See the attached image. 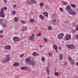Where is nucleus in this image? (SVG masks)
<instances>
[{"label":"nucleus","instance_id":"obj_1","mask_svg":"<svg viewBox=\"0 0 78 78\" xmlns=\"http://www.w3.org/2000/svg\"><path fill=\"white\" fill-rule=\"evenodd\" d=\"M4 9H2L0 12V16L1 17L4 18L5 17V14L4 13Z\"/></svg>","mask_w":78,"mask_h":78},{"label":"nucleus","instance_id":"obj_2","mask_svg":"<svg viewBox=\"0 0 78 78\" xmlns=\"http://www.w3.org/2000/svg\"><path fill=\"white\" fill-rule=\"evenodd\" d=\"M64 39L66 41L70 40L71 39V35L69 34H66L65 37Z\"/></svg>","mask_w":78,"mask_h":78},{"label":"nucleus","instance_id":"obj_3","mask_svg":"<svg viewBox=\"0 0 78 78\" xmlns=\"http://www.w3.org/2000/svg\"><path fill=\"white\" fill-rule=\"evenodd\" d=\"M68 12L69 14L72 15V16H75L76 14V12L73 11L72 9L69 10L68 11Z\"/></svg>","mask_w":78,"mask_h":78},{"label":"nucleus","instance_id":"obj_4","mask_svg":"<svg viewBox=\"0 0 78 78\" xmlns=\"http://www.w3.org/2000/svg\"><path fill=\"white\" fill-rule=\"evenodd\" d=\"M29 64H30V65H31V66H35V64H36L35 61L32 60H31L30 62H29Z\"/></svg>","mask_w":78,"mask_h":78},{"label":"nucleus","instance_id":"obj_5","mask_svg":"<svg viewBox=\"0 0 78 78\" xmlns=\"http://www.w3.org/2000/svg\"><path fill=\"white\" fill-rule=\"evenodd\" d=\"M34 34H32L31 36L29 37V39H30V40H31V41H34Z\"/></svg>","mask_w":78,"mask_h":78},{"label":"nucleus","instance_id":"obj_6","mask_svg":"<svg viewBox=\"0 0 78 78\" xmlns=\"http://www.w3.org/2000/svg\"><path fill=\"white\" fill-rule=\"evenodd\" d=\"M64 36V34L62 33L59 34L58 35V39H61Z\"/></svg>","mask_w":78,"mask_h":78},{"label":"nucleus","instance_id":"obj_7","mask_svg":"<svg viewBox=\"0 0 78 78\" xmlns=\"http://www.w3.org/2000/svg\"><path fill=\"white\" fill-rule=\"evenodd\" d=\"M6 58H5V60L7 62H8L10 61V56L8 54L6 55Z\"/></svg>","mask_w":78,"mask_h":78},{"label":"nucleus","instance_id":"obj_8","mask_svg":"<svg viewBox=\"0 0 78 78\" xmlns=\"http://www.w3.org/2000/svg\"><path fill=\"white\" fill-rule=\"evenodd\" d=\"M68 47L69 48H71V49H74L75 48V46L73 44L68 45Z\"/></svg>","mask_w":78,"mask_h":78},{"label":"nucleus","instance_id":"obj_9","mask_svg":"<svg viewBox=\"0 0 78 78\" xmlns=\"http://www.w3.org/2000/svg\"><path fill=\"white\" fill-rule=\"evenodd\" d=\"M31 59H30L29 58H26L25 60V62L27 64H29V62H30Z\"/></svg>","mask_w":78,"mask_h":78},{"label":"nucleus","instance_id":"obj_10","mask_svg":"<svg viewBox=\"0 0 78 78\" xmlns=\"http://www.w3.org/2000/svg\"><path fill=\"white\" fill-rule=\"evenodd\" d=\"M21 69L22 70H29L30 69V70L31 68H29V67H23L21 68Z\"/></svg>","mask_w":78,"mask_h":78},{"label":"nucleus","instance_id":"obj_11","mask_svg":"<svg viewBox=\"0 0 78 78\" xmlns=\"http://www.w3.org/2000/svg\"><path fill=\"white\" fill-rule=\"evenodd\" d=\"M20 39L17 37H14L13 38V40L14 41H19Z\"/></svg>","mask_w":78,"mask_h":78},{"label":"nucleus","instance_id":"obj_12","mask_svg":"<svg viewBox=\"0 0 78 78\" xmlns=\"http://www.w3.org/2000/svg\"><path fill=\"white\" fill-rule=\"evenodd\" d=\"M4 48L5 50H10L11 49V46L10 45H7L5 46Z\"/></svg>","mask_w":78,"mask_h":78},{"label":"nucleus","instance_id":"obj_13","mask_svg":"<svg viewBox=\"0 0 78 78\" xmlns=\"http://www.w3.org/2000/svg\"><path fill=\"white\" fill-rule=\"evenodd\" d=\"M66 11H70L71 10V7L70 5H68L66 6Z\"/></svg>","mask_w":78,"mask_h":78},{"label":"nucleus","instance_id":"obj_14","mask_svg":"<svg viewBox=\"0 0 78 78\" xmlns=\"http://www.w3.org/2000/svg\"><path fill=\"white\" fill-rule=\"evenodd\" d=\"M53 48L55 50V51H56L57 52H58V51H57V49L58 48V47L56 44H53Z\"/></svg>","mask_w":78,"mask_h":78},{"label":"nucleus","instance_id":"obj_15","mask_svg":"<svg viewBox=\"0 0 78 78\" xmlns=\"http://www.w3.org/2000/svg\"><path fill=\"white\" fill-rule=\"evenodd\" d=\"M46 71L48 75H49L50 73V70H49V67H46Z\"/></svg>","mask_w":78,"mask_h":78},{"label":"nucleus","instance_id":"obj_16","mask_svg":"<svg viewBox=\"0 0 78 78\" xmlns=\"http://www.w3.org/2000/svg\"><path fill=\"white\" fill-rule=\"evenodd\" d=\"M26 3L27 5H32V3L31 1H27L26 2Z\"/></svg>","mask_w":78,"mask_h":78},{"label":"nucleus","instance_id":"obj_17","mask_svg":"<svg viewBox=\"0 0 78 78\" xmlns=\"http://www.w3.org/2000/svg\"><path fill=\"white\" fill-rule=\"evenodd\" d=\"M13 20L15 22H17L19 20V19L17 17H15L13 18Z\"/></svg>","mask_w":78,"mask_h":78},{"label":"nucleus","instance_id":"obj_18","mask_svg":"<svg viewBox=\"0 0 78 78\" xmlns=\"http://www.w3.org/2000/svg\"><path fill=\"white\" fill-rule=\"evenodd\" d=\"M39 17L42 20H44L45 19V17L42 15H40L39 16Z\"/></svg>","mask_w":78,"mask_h":78},{"label":"nucleus","instance_id":"obj_19","mask_svg":"<svg viewBox=\"0 0 78 78\" xmlns=\"http://www.w3.org/2000/svg\"><path fill=\"white\" fill-rule=\"evenodd\" d=\"M13 66L14 67H17L18 66H19V63L17 62H15Z\"/></svg>","mask_w":78,"mask_h":78},{"label":"nucleus","instance_id":"obj_20","mask_svg":"<svg viewBox=\"0 0 78 78\" xmlns=\"http://www.w3.org/2000/svg\"><path fill=\"white\" fill-rule=\"evenodd\" d=\"M27 29V27L25 26H23L22 27V30H21V31H24Z\"/></svg>","mask_w":78,"mask_h":78},{"label":"nucleus","instance_id":"obj_21","mask_svg":"<svg viewBox=\"0 0 78 78\" xmlns=\"http://www.w3.org/2000/svg\"><path fill=\"white\" fill-rule=\"evenodd\" d=\"M70 62L71 65L73 66V65L75 64V62H74V60H71L70 61Z\"/></svg>","mask_w":78,"mask_h":78},{"label":"nucleus","instance_id":"obj_22","mask_svg":"<svg viewBox=\"0 0 78 78\" xmlns=\"http://www.w3.org/2000/svg\"><path fill=\"white\" fill-rule=\"evenodd\" d=\"M33 56H39V54L37 53L36 52H33L32 53Z\"/></svg>","mask_w":78,"mask_h":78},{"label":"nucleus","instance_id":"obj_23","mask_svg":"<svg viewBox=\"0 0 78 78\" xmlns=\"http://www.w3.org/2000/svg\"><path fill=\"white\" fill-rule=\"evenodd\" d=\"M59 59H60V60H62L63 59V55L62 54H61L59 55Z\"/></svg>","mask_w":78,"mask_h":78},{"label":"nucleus","instance_id":"obj_24","mask_svg":"<svg viewBox=\"0 0 78 78\" xmlns=\"http://www.w3.org/2000/svg\"><path fill=\"white\" fill-rule=\"evenodd\" d=\"M43 14L44 16H45V17H48V13H47V12H45L43 13Z\"/></svg>","mask_w":78,"mask_h":78},{"label":"nucleus","instance_id":"obj_25","mask_svg":"<svg viewBox=\"0 0 78 78\" xmlns=\"http://www.w3.org/2000/svg\"><path fill=\"white\" fill-rule=\"evenodd\" d=\"M62 3L63 5H66L67 4V3L66 1H62Z\"/></svg>","mask_w":78,"mask_h":78},{"label":"nucleus","instance_id":"obj_26","mask_svg":"<svg viewBox=\"0 0 78 78\" xmlns=\"http://www.w3.org/2000/svg\"><path fill=\"white\" fill-rule=\"evenodd\" d=\"M2 26L3 28H5V27H6V24L4 23L2 24Z\"/></svg>","mask_w":78,"mask_h":78},{"label":"nucleus","instance_id":"obj_27","mask_svg":"<svg viewBox=\"0 0 78 78\" xmlns=\"http://www.w3.org/2000/svg\"><path fill=\"white\" fill-rule=\"evenodd\" d=\"M68 58L69 61H70L73 60L72 58L70 55L68 56Z\"/></svg>","mask_w":78,"mask_h":78},{"label":"nucleus","instance_id":"obj_28","mask_svg":"<svg viewBox=\"0 0 78 78\" xmlns=\"http://www.w3.org/2000/svg\"><path fill=\"white\" fill-rule=\"evenodd\" d=\"M30 22H35V20H34V19H30Z\"/></svg>","mask_w":78,"mask_h":78},{"label":"nucleus","instance_id":"obj_29","mask_svg":"<svg viewBox=\"0 0 78 78\" xmlns=\"http://www.w3.org/2000/svg\"><path fill=\"white\" fill-rule=\"evenodd\" d=\"M31 2L33 4H35L36 3V0H32Z\"/></svg>","mask_w":78,"mask_h":78},{"label":"nucleus","instance_id":"obj_30","mask_svg":"<svg viewBox=\"0 0 78 78\" xmlns=\"http://www.w3.org/2000/svg\"><path fill=\"white\" fill-rule=\"evenodd\" d=\"M70 5H71L72 7L73 8H75V7H76V5L75 4H71Z\"/></svg>","mask_w":78,"mask_h":78},{"label":"nucleus","instance_id":"obj_31","mask_svg":"<svg viewBox=\"0 0 78 78\" xmlns=\"http://www.w3.org/2000/svg\"><path fill=\"white\" fill-rule=\"evenodd\" d=\"M5 21V20L0 18V23H2V22Z\"/></svg>","mask_w":78,"mask_h":78},{"label":"nucleus","instance_id":"obj_32","mask_svg":"<svg viewBox=\"0 0 78 78\" xmlns=\"http://www.w3.org/2000/svg\"><path fill=\"white\" fill-rule=\"evenodd\" d=\"M21 22L23 24H25L26 23V22L25 21L22 20Z\"/></svg>","mask_w":78,"mask_h":78},{"label":"nucleus","instance_id":"obj_33","mask_svg":"<svg viewBox=\"0 0 78 78\" xmlns=\"http://www.w3.org/2000/svg\"><path fill=\"white\" fill-rule=\"evenodd\" d=\"M12 15H15V14H16V12L15 11H12Z\"/></svg>","mask_w":78,"mask_h":78},{"label":"nucleus","instance_id":"obj_34","mask_svg":"<svg viewBox=\"0 0 78 78\" xmlns=\"http://www.w3.org/2000/svg\"><path fill=\"white\" fill-rule=\"evenodd\" d=\"M40 7H42V6H44V4H43V3H42V2H41L40 4Z\"/></svg>","mask_w":78,"mask_h":78},{"label":"nucleus","instance_id":"obj_35","mask_svg":"<svg viewBox=\"0 0 78 78\" xmlns=\"http://www.w3.org/2000/svg\"><path fill=\"white\" fill-rule=\"evenodd\" d=\"M48 28L49 30H52V28H51V26H49Z\"/></svg>","mask_w":78,"mask_h":78},{"label":"nucleus","instance_id":"obj_36","mask_svg":"<svg viewBox=\"0 0 78 78\" xmlns=\"http://www.w3.org/2000/svg\"><path fill=\"white\" fill-rule=\"evenodd\" d=\"M72 33H76V31L75 30H72Z\"/></svg>","mask_w":78,"mask_h":78},{"label":"nucleus","instance_id":"obj_37","mask_svg":"<svg viewBox=\"0 0 78 78\" xmlns=\"http://www.w3.org/2000/svg\"><path fill=\"white\" fill-rule=\"evenodd\" d=\"M41 61H42V62H44L45 61V58L44 57H42L41 58Z\"/></svg>","mask_w":78,"mask_h":78},{"label":"nucleus","instance_id":"obj_38","mask_svg":"<svg viewBox=\"0 0 78 78\" xmlns=\"http://www.w3.org/2000/svg\"><path fill=\"white\" fill-rule=\"evenodd\" d=\"M59 10H60L61 12H62V11H63V9L61 7H60L59 8Z\"/></svg>","mask_w":78,"mask_h":78},{"label":"nucleus","instance_id":"obj_39","mask_svg":"<svg viewBox=\"0 0 78 78\" xmlns=\"http://www.w3.org/2000/svg\"><path fill=\"white\" fill-rule=\"evenodd\" d=\"M41 36V33H39L37 34V36L38 37V36Z\"/></svg>","mask_w":78,"mask_h":78},{"label":"nucleus","instance_id":"obj_40","mask_svg":"<svg viewBox=\"0 0 78 78\" xmlns=\"http://www.w3.org/2000/svg\"><path fill=\"white\" fill-rule=\"evenodd\" d=\"M55 75L56 76H58V75H59V73H57V72H56L55 73Z\"/></svg>","mask_w":78,"mask_h":78},{"label":"nucleus","instance_id":"obj_41","mask_svg":"<svg viewBox=\"0 0 78 78\" xmlns=\"http://www.w3.org/2000/svg\"><path fill=\"white\" fill-rule=\"evenodd\" d=\"M24 56V54H23L20 56V58H22Z\"/></svg>","mask_w":78,"mask_h":78},{"label":"nucleus","instance_id":"obj_42","mask_svg":"<svg viewBox=\"0 0 78 78\" xmlns=\"http://www.w3.org/2000/svg\"><path fill=\"white\" fill-rule=\"evenodd\" d=\"M44 41L45 42H47V41H48V40H47V38L44 39Z\"/></svg>","mask_w":78,"mask_h":78},{"label":"nucleus","instance_id":"obj_43","mask_svg":"<svg viewBox=\"0 0 78 78\" xmlns=\"http://www.w3.org/2000/svg\"><path fill=\"white\" fill-rule=\"evenodd\" d=\"M72 25L74 27H75V26H76V24L75 23H73Z\"/></svg>","mask_w":78,"mask_h":78},{"label":"nucleus","instance_id":"obj_44","mask_svg":"<svg viewBox=\"0 0 78 78\" xmlns=\"http://www.w3.org/2000/svg\"><path fill=\"white\" fill-rule=\"evenodd\" d=\"M2 63H5L6 62V61L5 60H3L2 61Z\"/></svg>","mask_w":78,"mask_h":78},{"label":"nucleus","instance_id":"obj_45","mask_svg":"<svg viewBox=\"0 0 78 78\" xmlns=\"http://www.w3.org/2000/svg\"><path fill=\"white\" fill-rule=\"evenodd\" d=\"M52 23H55L56 22V20H52Z\"/></svg>","mask_w":78,"mask_h":78},{"label":"nucleus","instance_id":"obj_46","mask_svg":"<svg viewBox=\"0 0 78 78\" xmlns=\"http://www.w3.org/2000/svg\"><path fill=\"white\" fill-rule=\"evenodd\" d=\"M48 55L49 56H51V53H48Z\"/></svg>","mask_w":78,"mask_h":78},{"label":"nucleus","instance_id":"obj_47","mask_svg":"<svg viewBox=\"0 0 78 78\" xmlns=\"http://www.w3.org/2000/svg\"><path fill=\"white\" fill-rule=\"evenodd\" d=\"M3 31V30H1L0 31V34H2V32Z\"/></svg>","mask_w":78,"mask_h":78},{"label":"nucleus","instance_id":"obj_48","mask_svg":"<svg viewBox=\"0 0 78 78\" xmlns=\"http://www.w3.org/2000/svg\"><path fill=\"white\" fill-rule=\"evenodd\" d=\"M0 37H1V38H2V37H3V35H0Z\"/></svg>","mask_w":78,"mask_h":78},{"label":"nucleus","instance_id":"obj_49","mask_svg":"<svg viewBox=\"0 0 78 78\" xmlns=\"http://www.w3.org/2000/svg\"><path fill=\"white\" fill-rule=\"evenodd\" d=\"M13 8H16V4L14 5H13Z\"/></svg>","mask_w":78,"mask_h":78},{"label":"nucleus","instance_id":"obj_50","mask_svg":"<svg viewBox=\"0 0 78 78\" xmlns=\"http://www.w3.org/2000/svg\"><path fill=\"white\" fill-rule=\"evenodd\" d=\"M61 47L60 46L58 47V50H61Z\"/></svg>","mask_w":78,"mask_h":78},{"label":"nucleus","instance_id":"obj_51","mask_svg":"<svg viewBox=\"0 0 78 78\" xmlns=\"http://www.w3.org/2000/svg\"><path fill=\"white\" fill-rule=\"evenodd\" d=\"M4 2L5 3H7V1L6 0H4Z\"/></svg>","mask_w":78,"mask_h":78},{"label":"nucleus","instance_id":"obj_52","mask_svg":"<svg viewBox=\"0 0 78 78\" xmlns=\"http://www.w3.org/2000/svg\"><path fill=\"white\" fill-rule=\"evenodd\" d=\"M4 9H5V10H6V9H7V7H5L4 8Z\"/></svg>","mask_w":78,"mask_h":78},{"label":"nucleus","instance_id":"obj_53","mask_svg":"<svg viewBox=\"0 0 78 78\" xmlns=\"http://www.w3.org/2000/svg\"><path fill=\"white\" fill-rule=\"evenodd\" d=\"M76 66H78V62H77L76 63Z\"/></svg>","mask_w":78,"mask_h":78},{"label":"nucleus","instance_id":"obj_54","mask_svg":"<svg viewBox=\"0 0 78 78\" xmlns=\"http://www.w3.org/2000/svg\"><path fill=\"white\" fill-rule=\"evenodd\" d=\"M5 23H8V21L6 20L5 21Z\"/></svg>","mask_w":78,"mask_h":78},{"label":"nucleus","instance_id":"obj_55","mask_svg":"<svg viewBox=\"0 0 78 78\" xmlns=\"http://www.w3.org/2000/svg\"><path fill=\"white\" fill-rule=\"evenodd\" d=\"M76 37L77 39H78V35L76 36Z\"/></svg>","mask_w":78,"mask_h":78},{"label":"nucleus","instance_id":"obj_56","mask_svg":"<svg viewBox=\"0 0 78 78\" xmlns=\"http://www.w3.org/2000/svg\"><path fill=\"white\" fill-rule=\"evenodd\" d=\"M64 65H67V63H64Z\"/></svg>","mask_w":78,"mask_h":78},{"label":"nucleus","instance_id":"obj_57","mask_svg":"<svg viewBox=\"0 0 78 78\" xmlns=\"http://www.w3.org/2000/svg\"><path fill=\"white\" fill-rule=\"evenodd\" d=\"M76 30H78V27H76Z\"/></svg>","mask_w":78,"mask_h":78},{"label":"nucleus","instance_id":"obj_58","mask_svg":"<svg viewBox=\"0 0 78 78\" xmlns=\"http://www.w3.org/2000/svg\"><path fill=\"white\" fill-rule=\"evenodd\" d=\"M53 15H52V18H53Z\"/></svg>","mask_w":78,"mask_h":78},{"label":"nucleus","instance_id":"obj_59","mask_svg":"<svg viewBox=\"0 0 78 78\" xmlns=\"http://www.w3.org/2000/svg\"><path fill=\"white\" fill-rule=\"evenodd\" d=\"M77 27L78 28V24L77 25Z\"/></svg>","mask_w":78,"mask_h":78},{"label":"nucleus","instance_id":"obj_60","mask_svg":"<svg viewBox=\"0 0 78 78\" xmlns=\"http://www.w3.org/2000/svg\"><path fill=\"white\" fill-rule=\"evenodd\" d=\"M42 47V46L41 45L40 46V47Z\"/></svg>","mask_w":78,"mask_h":78},{"label":"nucleus","instance_id":"obj_61","mask_svg":"<svg viewBox=\"0 0 78 78\" xmlns=\"http://www.w3.org/2000/svg\"><path fill=\"white\" fill-rule=\"evenodd\" d=\"M48 78H51V77H48Z\"/></svg>","mask_w":78,"mask_h":78},{"label":"nucleus","instance_id":"obj_62","mask_svg":"<svg viewBox=\"0 0 78 78\" xmlns=\"http://www.w3.org/2000/svg\"><path fill=\"white\" fill-rule=\"evenodd\" d=\"M48 64H50V63H49H49H48Z\"/></svg>","mask_w":78,"mask_h":78}]
</instances>
